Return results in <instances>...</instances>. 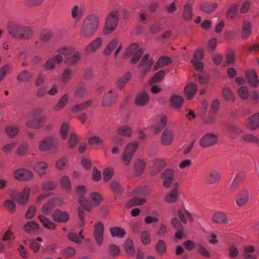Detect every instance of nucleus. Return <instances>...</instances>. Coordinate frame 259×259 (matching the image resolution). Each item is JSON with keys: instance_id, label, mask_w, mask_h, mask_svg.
<instances>
[{"instance_id": "f257e3e1", "label": "nucleus", "mask_w": 259, "mask_h": 259, "mask_svg": "<svg viewBox=\"0 0 259 259\" xmlns=\"http://www.w3.org/2000/svg\"><path fill=\"white\" fill-rule=\"evenodd\" d=\"M99 26V18L95 13L88 15L83 20L80 30V35L84 38L94 36Z\"/></svg>"}, {"instance_id": "f03ea898", "label": "nucleus", "mask_w": 259, "mask_h": 259, "mask_svg": "<svg viewBox=\"0 0 259 259\" xmlns=\"http://www.w3.org/2000/svg\"><path fill=\"white\" fill-rule=\"evenodd\" d=\"M9 34L14 38L20 39H28L33 35L32 29L27 26L18 24H12L8 28Z\"/></svg>"}, {"instance_id": "7ed1b4c3", "label": "nucleus", "mask_w": 259, "mask_h": 259, "mask_svg": "<svg viewBox=\"0 0 259 259\" xmlns=\"http://www.w3.org/2000/svg\"><path fill=\"white\" fill-rule=\"evenodd\" d=\"M119 18V12L114 10L110 12L106 19L104 33L106 34L113 32L116 28Z\"/></svg>"}, {"instance_id": "20e7f679", "label": "nucleus", "mask_w": 259, "mask_h": 259, "mask_svg": "<svg viewBox=\"0 0 259 259\" xmlns=\"http://www.w3.org/2000/svg\"><path fill=\"white\" fill-rule=\"evenodd\" d=\"M139 146L137 142H131L125 147L121 157V159L125 165H128Z\"/></svg>"}, {"instance_id": "39448f33", "label": "nucleus", "mask_w": 259, "mask_h": 259, "mask_svg": "<svg viewBox=\"0 0 259 259\" xmlns=\"http://www.w3.org/2000/svg\"><path fill=\"white\" fill-rule=\"evenodd\" d=\"M75 191L78 195L79 196L78 201L79 204L84 209L90 211L92 208V203L87 199L83 197L86 192V188L83 185H78L76 187Z\"/></svg>"}, {"instance_id": "423d86ee", "label": "nucleus", "mask_w": 259, "mask_h": 259, "mask_svg": "<svg viewBox=\"0 0 259 259\" xmlns=\"http://www.w3.org/2000/svg\"><path fill=\"white\" fill-rule=\"evenodd\" d=\"M218 140L217 135L212 133H207L200 139L199 145L204 148H208L215 145Z\"/></svg>"}, {"instance_id": "0eeeda50", "label": "nucleus", "mask_w": 259, "mask_h": 259, "mask_svg": "<svg viewBox=\"0 0 259 259\" xmlns=\"http://www.w3.org/2000/svg\"><path fill=\"white\" fill-rule=\"evenodd\" d=\"M153 64L154 60L149 58V54H145L143 57L139 65V67L141 68V74L143 77L150 71Z\"/></svg>"}, {"instance_id": "6e6552de", "label": "nucleus", "mask_w": 259, "mask_h": 259, "mask_svg": "<svg viewBox=\"0 0 259 259\" xmlns=\"http://www.w3.org/2000/svg\"><path fill=\"white\" fill-rule=\"evenodd\" d=\"M118 98L116 92L110 90L105 94L103 98L102 105L103 107H110L112 106Z\"/></svg>"}, {"instance_id": "1a4fd4ad", "label": "nucleus", "mask_w": 259, "mask_h": 259, "mask_svg": "<svg viewBox=\"0 0 259 259\" xmlns=\"http://www.w3.org/2000/svg\"><path fill=\"white\" fill-rule=\"evenodd\" d=\"M30 191L29 188H25L21 193L18 194L15 192L12 193L11 194V197L17 201L20 204H24L28 202Z\"/></svg>"}, {"instance_id": "9d476101", "label": "nucleus", "mask_w": 259, "mask_h": 259, "mask_svg": "<svg viewBox=\"0 0 259 259\" xmlns=\"http://www.w3.org/2000/svg\"><path fill=\"white\" fill-rule=\"evenodd\" d=\"M104 225L99 222L95 225L93 235L96 243L98 245H101L103 242Z\"/></svg>"}, {"instance_id": "9b49d317", "label": "nucleus", "mask_w": 259, "mask_h": 259, "mask_svg": "<svg viewBox=\"0 0 259 259\" xmlns=\"http://www.w3.org/2000/svg\"><path fill=\"white\" fill-rule=\"evenodd\" d=\"M16 179L21 181L30 180L33 176V173L30 170L25 168H19L14 172Z\"/></svg>"}, {"instance_id": "f8f14e48", "label": "nucleus", "mask_w": 259, "mask_h": 259, "mask_svg": "<svg viewBox=\"0 0 259 259\" xmlns=\"http://www.w3.org/2000/svg\"><path fill=\"white\" fill-rule=\"evenodd\" d=\"M57 147L56 140L51 137H48L39 142V149L41 151H47L51 148H56Z\"/></svg>"}, {"instance_id": "ddd939ff", "label": "nucleus", "mask_w": 259, "mask_h": 259, "mask_svg": "<svg viewBox=\"0 0 259 259\" xmlns=\"http://www.w3.org/2000/svg\"><path fill=\"white\" fill-rule=\"evenodd\" d=\"M249 197V193L248 190H241L236 195L235 202L236 205L239 207L244 206L248 202Z\"/></svg>"}, {"instance_id": "4468645a", "label": "nucleus", "mask_w": 259, "mask_h": 259, "mask_svg": "<svg viewBox=\"0 0 259 259\" xmlns=\"http://www.w3.org/2000/svg\"><path fill=\"white\" fill-rule=\"evenodd\" d=\"M102 43V38L97 37L88 44L84 50L88 54L93 53L101 48Z\"/></svg>"}, {"instance_id": "2eb2a0df", "label": "nucleus", "mask_w": 259, "mask_h": 259, "mask_svg": "<svg viewBox=\"0 0 259 259\" xmlns=\"http://www.w3.org/2000/svg\"><path fill=\"white\" fill-rule=\"evenodd\" d=\"M52 218L53 220L56 222L64 223L69 220V214L66 211L56 209L52 213Z\"/></svg>"}, {"instance_id": "dca6fc26", "label": "nucleus", "mask_w": 259, "mask_h": 259, "mask_svg": "<svg viewBox=\"0 0 259 259\" xmlns=\"http://www.w3.org/2000/svg\"><path fill=\"white\" fill-rule=\"evenodd\" d=\"M174 139L173 132L169 128H165L161 136V141L162 145L168 146L170 145Z\"/></svg>"}, {"instance_id": "f3484780", "label": "nucleus", "mask_w": 259, "mask_h": 259, "mask_svg": "<svg viewBox=\"0 0 259 259\" xmlns=\"http://www.w3.org/2000/svg\"><path fill=\"white\" fill-rule=\"evenodd\" d=\"M63 60V58L61 55H56L47 61L45 67L47 70H53L55 68L56 64L61 63Z\"/></svg>"}, {"instance_id": "a211bd4d", "label": "nucleus", "mask_w": 259, "mask_h": 259, "mask_svg": "<svg viewBox=\"0 0 259 259\" xmlns=\"http://www.w3.org/2000/svg\"><path fill=\"white\" fill-rule=\"evenodd\" d=\"M149 100V97L145 92L138 93L135 99V104L138 106L146 105Z\"/></svg>"}, {"instance_id": "6ab92c4d", "label": "nucleus", "mask_w": 259, "mask_h": 259, "mask_svg": "<svg viewBox=\"0 0 259 259\" xmlns=\"http://www.w3.org/2000/svg\"><path fill=\"white\" fill-rule=\"evenodd\" d=\"M252 24L247 20H243L242 22L241 35L243 39H248L251 34Z\"/></svg>"}, {"instance_id": "aec40b11", "label": "nucleus", "mask_w": 259, "mask_h": 259, "mask_svg": "<svg viewBox=\"0 0 259 259\" xmlns=\"http://www.w3.org/2000/svg\"><path fill=\"white\" fill-rule=\"evenodd\" d=\"M247 127L250 130H255L259 127V112L254 114L248 118Z\"/></svg>"}, {"instance_id": "412c9836", "label": "nucleus", "mask_w": 259, "mask_h": 259, "mask_svg": "<svg viewBox=\"0 0 259 259\" xmlns=\"http://www.w3.org/2000/svg\"><path fill=\"white\" fill-rule=\"evenodd\" d=\"M221 179L220 172L217 170L213 169L210 170L206 177V181L209 184H214L217 183Z\"/></svg>"}, {"instance_id": "4be33fe9", "label": "nucleus", "mask_w": 259, "mask_h": 259, "mask_svg": "<svg viewBox=\"0 0 259 259\" xmlns=\"http://www.w3.org/2000/svg\"><path fill=\"white\" fill-rule=\"evenodd\" d=\"M218 7L217 3L203 2L200 4L199 9L206 14L212 13Z\"/></svg>"}, {"instance_id": "5701e85b", "label": "nucleus", "mask_w": 259, "mask_h": 259, "mask_svg": "<svg viewBox=\"0 0 259 259\" xmlns=\"http://www.w3.org/2000/svg\"><path fill=\"white\" fill-rule=\"evenodd\" d=\"M46 120V117L41 116L38 118L29 120L26 123V125L31 128L38 129L42 126Z\"/></svg>"}, {"instance_id": "b1692460", "label": "nucleus", "mask_w": 259, "mask_h": 259, "mask_svg": "<svg viewBox=\"0 0 259 259\" xmlns=\"http://www.w3.org/2000/svg\"><path fill=\"white\" fill-rule=\"evenodd\" d=\"M246 77L249 84L253 87H256L258 85V79L256 73L254 70H248L245 72Z\"/></svg>"}, {"instance_id": "393cba45", "label": "nucleus", "mask_w": 259, "mask_h": 259, "mask_svg": "<svg viewBox=\"0 0 259 259\" xmlns=\"http://www.w3.org/2000/svg\"><path fill=\"white\" fill-rule=\"evenodd\" d=\"M71 56L65 58V61L66 63L70 66H75L81 59V53L79 51H75Z\"/></svg>"}, {"instance_id": "a878e982", "label": "nucleus", "mask_w": 259, "mask_h": 259, "mask_svg": "<svg viewBox=\"0 0 259 259\" xmlns=\"http://www.w3.org/2000/svg\"><path fill=\"white\" fill-rule=\"evenodd\" d=\"M193 5L187 3L184 6L182 17L184 20L189 21L192 19L193 16Z\"/></svg>"}, {"instance_id": "bb28decb", "label": "nucleus", "mask_w": 259, "mask_h": 259, "mask_svg": "<svg viewBox=\"0 0 259 259\" xmlns=\"http://www.w3.org/2000/svg\"><path fill=\"white\" fill-rule=\"evenodd\" d=\"M213 222L221 224H227L229 223V219L225 212H218L215 213L212 217Z\"/></svg>"}, {"instance_id": "cd10ccee", "label": "nucleus", "mask_w": 259, "mask_h": 259, "mask_svg": "<svg viewBox=\"0 0 259 259\" xmlns=\"http://www.w3.org/2000/svg\"><path fill=\"white\" fill-rule=\"evenodd\" d=\"M165 166V162L161 159H156L154 161L152 168L151 174L156 175L158 174Z\"/></svg>"}, {"instance_id": "c85d7f7f", "label": "nucleus", "mask_w": 259, "mask_h": 259, "mask_svg": "<svg viewBox=\"0 0 259 259\" xmlns=\"http://www.w3.org/2000/svg\"><path fill=\"white\" fill-rule=\"evenodd\" d=\"M72 18L78 21L80 20L83 16V11L81 6L75 5L73 7L71 11Z\"/></svg>"}, {"instance_id": "c756f323", "label": "nucleus", "mask_w": 259, "mask_h": 259, "mask_svg": "<svg viewBox=\"0 0 259 259\" xmlns=\"http://www.w3.org/2000/svg\"><path fill=\"white\" fill-rule=\"evenodd\" d=\"M255 248L252 245L245 246L242 253L244 259H257L256 256L253 254Z\"/></svg>"}, {"instance_id": "7c9ffc66", "label": "nucleus", "mask_w": 259, "mask_h": 259, "mask_svg": "<svg viewBox=\"0 0 259 259\" xmlns=\"http://www.w3.org/2000/svg\"><path fill=\"white\" fill-rule=\"evenodd\" d=\"M178 214L181 221L184 224H186L187 223V217L189 219V220L191 222H193L194 221V218L192 213L186 209H179L178 210Z\"/></svg>"}, {"instance_id": "2f4dec72", "label": "nucleus", "mask_w": 259, "mask_h": 259, "mask_svg": "<svg viewBox=\"0 0 259 259\" xmlns=\"http://www.w3.org/2000/svg\"><path fill=\"white\" fill-rule=\"evenodd\" d=\"M118 40L117 38H113L109 42L105 47L103 54L105 56L110 55L113 50L118 46Z\"/></svg>"}, {"instance_id": "473e14b6", "label": "nucleus", "mask_w": 259, "mask_h": 259, "mask_svg": "<svg viewBox=\"0 0 259 259\" xmlns=\"http://www.w3.org/2000/svg\"><path fill=\"white\" fill-rule=\"evenodd\" d=\"M179 196L178 190L175 188L170 191L165 197V201L168 203H174L176 202Z\"/></svg>"}, {"instance_id": "72a5a7b5", "label": "nucleus", "mask_w": 259, "mask_h": 259, "mask_svg": "<svg viewBox=\"0 0 259 259\" xmlns=\"http://www.w3.org/2000/svg\"><path fill=\"white\" fill-rule=\"evenodd\" d=\"M60 185L62 188L67 193H70L71 191V182L67 176H64L61 178Z\"/></svg>"}, {"instance_id": "f704fd0d", "label": "nucleus", "mask_w": 259, "mask_h": 259, "mask_svg": "<svg viewBox=\"0 0 259 259\" xmlns=\"http://www.w3.org/2000/svg\"><path fill=\"white\" fill-rule=\"evenodd\" d=\"M32 77V74L30 72L23 70L18 75L17 79L19 82H24L29 81Z\"/></svg>"}, {"instance_id": "c9c22d12", "label": "nucleus", "mask_w": 259, "mask_h": 259, "mask_svg": "<svg viewBox=\"0 0 259 259\" xmlns=\"http://www.w3.org/2000/svg\"><path fill=\"white\" fill-rule=\"evenodd\" d=\"M93 104V101L92 100H90L87 101L82 103H80L78 104L75 105L72 108V111L73 112H78L81 111L85 109L88 108L91 106Z\"/></svg>"}, {"instance_id": "e433bc0d", "label": "nucleus", "mask_w": 259, "mask_h": 259, "mask_svg": "<svg viewBox=\"0 0 259 259\" xmlns=\"http://www.w3.org/2000/svg\"><path fill=\"white\" fill-rule=\"evenodd\" d=\"M170 58L167 56H162L158 60L154 67V70H156L158 68L168 65L171 63Z\"/></svg>"}, {"instance_id": "4c0bfd02", "label": "nucleus", "mask_w": 259, "mask_h": 259, "mask_svg": "<svg viewBox=\"0 0 259 259\" xmlns=\"http://www.w3.org/2000/svg\"><path fill=\"white\" fill-rule=\"evenodd\" d=\"M197 90L196 84L191 83L186 87L185 92L189 99H192Z\"/></svg>"}, {"instance_id": "58836bf2", "label": "nucleus", "mask_w": 259, "mask_h": 259, "mask_svg": "<svg viewBox=\"0 0 259 259\" xmlns=\"http://www.w3.org/2000/svg\"><path fill=\"white\" fill-rule=\"evenodd\" d=\"M73 71L71 68L69 67L65 68L61 76L62 81L63 83H67L71 79Z\"/></svg>"}, {"instance_id": "ea45409f", "label": "nucleus", "mask_w": 259, "mask_h": 259, "mask_svg": "<svg viewBox=\"0 0 259 259\" xmlns=\"http://www.w3.org/2000/svg\"><path fill=\"white\" fill-rule=\"evenodd\" d=\"M170 101L173 107L180 108L183 105L184 99L180 96L173 95L170 98Z\"/></svg>"}, {"instance_id": "a19ab883", "label": "nucleus", "mask_w": 259, "mask_h": 259, "mask_svg": "<svg viewBox=\"0 0 259 259\" xmlns=\"http://www.w3.org/2000/svg\"><path fill=\"white\" fill-rule=\"evenodd\" d=\"M222 96L225 100L234 102L235 100V96L231 91V89L227 87H225L222 90Z\"/></svg>"}, {"instance_id": "79ce46f5", "label": "nucleus", "mask_w": 259, "mask_h": 259, "mask_svg": "<svg viewBox=\"0 0 259 259\" xmlns=\"http://www.w3.org/2000/svg\"><path fill=\"white\" fill-rule=\"evenodd\" d=\"M117 133L120 136L130 137L132 135V130L127 125H122L117 130Z\"/></svg>"}, {"instance_id": "37998d69", "label": "nucleus", "mask_w": 259, "mask_h": 259, "mask_svg": "<svg viewBox=\"0 0 259 259\" xmlns=\"http://www.w3.org/2000/svg\"><path fill=\"white\" fill-rule=\"evenodd\" d=\"M19 132V128L15 125H8L5 128L6 134L11 138H13L16 136Z\"/></svg>"}, {"instance_id": "c03bdc74", "label": "nucleus", "mask_w": 259, "mask_h": 259, "mask_svg": "<svg viewBox=\"0 0 259 259\" xmlns=\"http://www.w3.org/2000/svg\"><path fill=\"white\" fill-rule=\"evenodd\" d=\"M146 163L141 159H138L135 164V169L137 175H141L145 168Z\"/></svg>"}, {"instance_id": "a18cd8bd", "label": "nucleus", "mask_w": 259, "mask_h": 259, "mask_svg": "<svg viewBox=\"0 0 259 259\" xmlns=\"http://www.w3.org/2000/svg\"><path fill=\"white\" fill-rule=\"evenodd\" d=\"M131 73L130 72H126L122 77L117 80V87L119 89H122L125 84L131 79Z\"/></svg>"}, {"instance_id": "49530a36", "label": "nucleus", "mask_w": 259, "mask_h": 259, "mask_svg": "<svg viewBox=\"0 0 259 259\" xmlns=\"http://www.w3.org/2000/svg\"><path fill=\"white\" fill-rule=\"evenodd\" d=\"M48 167V164L44 162H38L34 165V169L39 176L45 174L46 170Z\"/></svg>"}, {"instance_id": "de8ad7c7", "label": "nucleus", "mask_w": 259, "mask_h": 259, "mask_svg": "<svg viewBox=\"0 0 259 259\" xmlns=\"http://www.w3.org/2000/svg\"><path fill=\"white\" fill-rule=\"evenodd\" d=\"M155 250L157 253L160 255H163L166 252V245L165 242L160 239L158 241L156 246Z\"/></svg>"}, {"instance_id": "09e8293b", "label": "nucleus", "mask_w": 259, "mask_h": 259, "mask_svg": "<svg viewBox=\"0 0 259 259\" xmlns=\"http://www.w3.org/2000/svg\"><path fill=\"white\" fill-rule=\"evenodd\" d=\"M38 224L34 221H30L27 223L24 226V230L28 233H32L37 230Z\"/></svg>"}, {"instance_id": "8fccbe9b", "label": "nucleus", "mask_w": 259, "mask_h": 259, "mask_svg": "<svg viewBox=\"0 0 259 259\" xmlns=\"http://www.w3.org/2000/svg\"><path fill=\"white\" fill-rule=\"evenodd\" d=\"M56 206L54 201L51 199L47 203L45 204L42 208L43 213L46 215H49L51 213L52 209Z\"/></svg>"}, {"instance_id": "3c124183", "label": "nucleus", "mask_w": 259, "mask_h": 259, "mask_svg": "<svg viewBox=\"0 0 259 259\" xmlns=\"http://www.w3.org/2000/svg\"><path fill=\"white\" fill-rule=\"evenodd\" d=\"M146 200L144 198H138L134 197L131 199L126 204V207L130 208L134 206L142 205L146 202Z\"/></svg>"}, {"instance_id": "603ef678", "label": "nucleus", "mask_w": 259, "mask_h": 259, "mask_svg": "<svg viewBox=\"0 0 259 259\" xmlns=\"http://www.w3.org/2000/svg\"><path fill=\"white\" fill-rule=\"evenodd\" d=\"M139 45L137 43L131 44L125 50L123 58H126L132 55L135 51L138 50Z\"/></svg>"}, {"instance_id": "864d4df0", "label": "nucleus", "mask_w": 259, "mask_h": 259, "mask_svg": "<svg viewBox=\"0 0 259 259\" xmlns=\"http://www.w3.org/2000/svg\"><path fill=\"white\" fill-rule=\"evenodd\" d=\"M38 218L46 228L49 229H54L55 228L56 226V224L53 222L47 219L44 215H39Z\"/></svg>"}, {"instance_id": "5fc2aeb1", "label": "nucleus", "mask_w": 259, "mask_h": 259, "mask_svg": "<svg viewBox=\"0 0 259 259\" xmlns=\"http://www.w3.org/2000/svg\"><path fill=\"white\" fill-rule=\"evenodd\" d=\"M74 51L75 49L72 47L63 46L58 48L57 52L61 55H69L74 52Z\"/></svg>"}, {"instance_id": "6e6d98bb", "label": "nucleus", "mask_w": 259, "mask_h": 259, "mask_svg": "<svg viewBox=\"0 0 259 259\" xmlns=\"http://www.w3.org/2000/svg\"><path fill=\"white\" fill-rule=\"evenodd\" d=\"M28 149V144L26 142H23L18 147L17 154L19 156H23L26 154Z\"/></svg>"}, {"instance_id": "4d7b16f0", "label": "nucleus", "mask_w": 259, "mask_h": 259, "mask_svg": "<svg viewBox=\"0 0 259 259\" xmlns=\"http://www.w3.org/2000/svg\"><path fill=\"white\" fill-rule=\"evenodd\" d=\"M111 233L112 236L122 238L125 235V232L123 229L119 227H115L111 229Z\"/></svg>"}, {"instance_id": "13d9d810", "label": "nucleus", "mask_w": 259, "mask_h": 259, "mask_svg": "<svg viewBox=\"0 0 259 259\" xmlns=\"http://www.w3.org/2000/svg\"><path fill=\"white\" fill-rule=\"evenodd\" d=\"M167 118L164 115H161L160 117V122L154 127V130L156 133L159 132L161 131L166 124Z\"/></svg>"}, {"instance_id": "bf43d9fd", "label": "nucleus", "mask_w": 259, "mask_h": 259, "mask_svg": "<svg viewBox=\"0 0 259 259\" xmlns=\"http://www.w3.org/2000/svg\"><path fill=\"white\" fill-rule=\"evenodd\" d=\"M12 66L10 64H6L0 68V82L10 72Z\"/></svg>"}, {"instance_id": "052dcab7", "label": "nucleus", "mask_w": 259, "mask_h": 259, "mask_svg": "<svg viewBox=\"0 0 259 259\" xmlns=\"http://www.w3.org/2000/svg\"><path fill=\"white\" fill-rule=\"evenodd\" d=\"M76 253L75 249L71 246L65 247L63 250V255L66 258H69L73 256Z\"/></svg>"}, {"instance_id": "680f3d73", "label": "nucleus", "mask_w": 259, "mask_h": 259, "mask_svg": "<svg viewBox=\"0 0 259 259\" xmlns=\"http://www.w3.org/2000/svg\"><path fill=\"white\" fill-rule=\"evenodd\" d=\"M87 94V91L84 87H79L76 89L74 93L75 97L77 98H82Z\"/></svg>"}, {"instance_id": "e2e57ef3", "label": "nucleus", "mask_w": 259, "mask_h": 259, "mask_svg": "<svg viewBox=\"0 0 259 259\" xmlns=\"http://www.w3.org/2000/svg\"><path fill=\"white\" fill-rule=\"evenodd\" d=\"M238 94L243 100H246L249 97V91L247 87H241L238 90Z\"/></svg>"}, {"instance_id": "0e129e2a", "label": "nucleus", "mask_w": 259, "mask_h": 259, "mask_svg": "<svg viewBox=\"0 0 259 259\" xmlns=\"http://www.w3.org/2000/svg\"><path fill=\"white\" fill-rule=\"evenodd\" d=\"M125 249L128 255H133L135 253V250L133 247V241L131 239H128L125 244Z\"/></svg>"}, {"instance_id": "69168bd1", "label": "nucleus", "mask_w": 259, "mask_h": 259, "mask_svg": "<svg viewBox=\"0 0 259 259\" xmlns=\"http://www.w3.org/2000/svg\"><path fill=\"white\" fill-rule=\"evenodd\" d=\"M57 184L53 182H46L42 184V188L45 191H51L55 189L57 187Z\"/></svg>"}, {"instance_id": "338daca9", "label": "nucleus", "mask_w": 259, "mask_h": 259, "mask_svg": "<svg viewBox=\"0 0 259 259\" xmlns=\"http://www.w3.org/2000/svg\"><path fill=\"white\" fill-rule=\"evenodd\" d=\"M244 141L248 142L259 144V139L252 134H247L243 136Z\"/></svg>"}, {"instance_id": "774afa93", "label": "nucleus", "mask_w": 259, "mask_h": 259, "mask_svg": "<svg viewBox=\"0 0 259 259\" xmlns=\"http://www.w3.org/2000/svg\"><path fill=\"white\" fill-rule=\"evenodd\" d=\"M141 240L144 244H148L151 241V237L149 232L146 231H143L141 234Z\"/></svg>"}]
</instances>
